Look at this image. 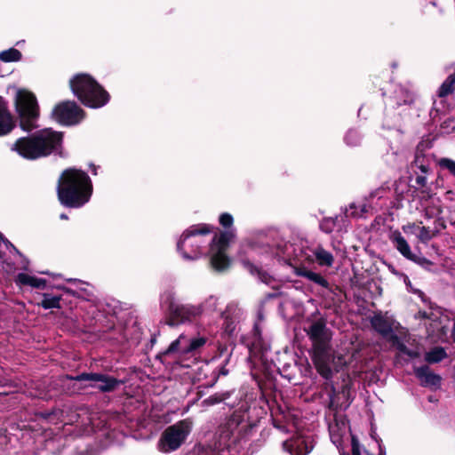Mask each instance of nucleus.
I'll return each mask as SVG.
<instances>
[{
    "label": "nucleus",
    "mask_w": 455,
    "mask_h": 455,
    "mask_svg": "<svg viewBox=\"0 0 455 455\" xmlns=\"http://www.w3.org/2000/svg\"><path fill=\"white\" fill-rule=\"evenodd\" d=\"M177 251L185 260L208 258L212 268L222 272L228 267V231L207 223L192 225L180 235Z\"/></svg>",
    "instance_id": "nucleus-1"
},
{
    "label": "nucleus",
    "mask_w": 455,
    "mask_h": 455,
    "mask_svg": "<svg viewBox=\"0 0 455 455\" xmlns=\"http://www.w3.org/2000/svg\"><path fill=\"white\" fill-rule=\"evenodd\" d=\"M92 183L89 175L81 170H65L59 180L58 196L64 206L80 208L90 201Z\"/></svg>",
    "instance_id": "nucleus-2"
},
{
    "label": "nucleus",
    "mask_w": 455,
    "mask_h": 455,
    "mask_svg": "<svg viewBox=\"0 0 455 455\" xmlns=\"http://www.w3.org/2000/svg\"><path fill=\"white\" fill-rule=\"evenodd\" d=\"M62 134L52 129H44L32 135L20 137L10 145V150L27 160L45 157L58 148Z\"/></svg>",
    "instance_id": "nucleus-3"
},
{
    "label": "nucleus",
    "mask_w": 455,
    "mask_h": 455,
    "mask_svg": "<svg viewBox=\"0 0 455 455\" xmlns=\"http://www.w3.org/2000/svg\"><path fill=\"white\" fill-rule=\"evenodd\" d=\"M68 84L72 93L85 107L100 108L107 105L110 100V95L104 87L87 73L74 75Z\"/></svg>",
    "instance_id": "nucleus-4"
},
{
    "label": "nucleus",
    "mask_w": 455,
    "mask_h": 455,
    "mask_svg": "<svg viewBox=\"0 0 455 455\" xmlns=\"http://www.w3.org/2000/svg\"><path fill=\"white\" fill-rule=\"evenodd\" d=\"M161 306L166 311L165 324L177 327L196 321L204 312V306L178 302L172 291L161 297Z\"/></svg>",
    "instance_id": "nucleus-5"
},
{
    "label": "nucleus",
    "mask_w": 455,
    "mask_h": 455,
    "mask_svg": "<svg viewBox=\"0 0 455 455\" xmlns=\"http://www.w3.org/2000/svg\"><path fill=\"white\" fill-rule=\"evenodd\" d=\"M15 108L20 120V126L25 132H31L37 127L39 108L36 96L27 91L19 90L15 96Z\"/></svg>",
    "instance_id": "nucleus-6"
},
{
    "label": "nucleus",
    "mask_w": 455,
    "mask_h": 455,
    "mask_svg": "<svg viewBox=\"0 0 455 455\" xmlns=\"http://www.w3.org/2000/svg\"><path fill=\"white\" fill-rule=\"evenodd\" d=\"M191 419H185L169 426L159 440V449L163 452H171L179 449L192 431Z\"/></svg>",
    "instance_id": "nucleus-7"
},
{
    "label": "nucleus",
    "mask_w": 455,
    "mask_h": 455,
    "mask_svg": "<svg viewBox=\"0 0 455 455\" xmlns=\"http://www.w3.org/2000/svg\"><path fill=\"white\" fill-rule=\"evenodd\" d=\"M52 116L61 124L75 125L84 119V112L75 101L67 100L56 105Z\"/></svg>",
    "instance_id": "nucleus-8"
},
{
    "label": "nucleus",
    "mask_w": 455,
    "mask_h": 455,
    "mask_svg": "<svg viewBox=\"0 0 455 455\" xmlns=\"http://www.w3.org/2000/svg\"><path fill=\"white\" fill-rule=\"evenodd\" d=\"M69 379L76 381H88L90 382L89 387L97 388L101 392H111L122 383L114 377L94 372H84Z\"/></svg>",
    "instance_id": "nucleus-9"
},
{
    "label": "nucleus",
    "mask_w": 455,
    "mask_h": 455,
    "mask_svg": "<svg viewBox=\"0 0 455 455\" xmlns=\"http://www.w3.org/2000/svg\"><path fill=\"white\" fill-rule=\"evenodd\" d=\"M371 324L378 333L388 341L391 340L392 336H397L394 331L401 328L400 323L388 312L375 314L371 318Z\"/></svg>",
    "instance_id": "nucleus-10"
},
{
    "label": "nucleus",
    "mask_w": 455,
    "mask_h": 455,
    "mask_svg": "<svg viewBox=\"0 0 455 455\" xmlns=\"http://www.w3.org/2000/svg\"><path fill=\"white\" fill-rule=\"evenodd\" d=\"M307 334L312 340L314 352L329 349L330 334L323 320L314 322L310 325Z\"/></svg>",
    "instance_id": "nucleus-11"
},
{
    "label": "nucleus",
    "mask_w": 455,
    "mask_h": 455,
    "mask_svg": "<svg viewBox=\"0 0 455 455\" xmlns=\"http://www.w3.org/2000/svg\"><path fill=\"white\" fill-rule=\"evenodd\" d=\"M283 446L291 455H307L314 447L311 437L302 433H298L296 436L284 441Z\"/></svg>",
    "instance_id": "nucleus-12"
},
{
    "label": "nucleus",
    "mask_w": 455,
    "mask_h": 455,
    "mask_svg": "<svg viewBox=\"0 0 455 455\" xmlns=\"http://www.w3.org/2000/svg\"><path fill=\"white\" fill-rule=\"evenodd\" d=\"M390 241L393 243L396 250L407 259L422 266L431 264V262L426 258L418 257L411 252L409 243L399 231L395 230L391 233Z\"/></svg>",
    "instance_id": "nucleus-13"
},
{
    "label": "nucleus",
    "mask_w": 455,
    "mask_h": 455,
    "mask_svg": "<svg viewBox=\"0 0 455 455\" xmlns=\"http://www.w3.org/2000/svg\"><path fill=\"white\" fill-rule=\"evenodd\" d=\"M414 373L422 387L432 390H437L441 387L442 377L433 372L428 366L415 367Z\"/></svg>",
    "instance_id": "nucleus-14"
},
{
    "label": "nucleus",
    "mask_w": 455,
    "mask_h": 455,
    "mask_svg": "<svg viewBox=\"0 0 455 455\" xmlns=\"http://www.w3.org/2000/svg\"><path fill=\"white\" fill-rule=\"evenodd\" d=\"M348 431L349 427L345 419L335 418L333 422L329 424L331 441L338 449L341 448Z\"/></svg>",
    "instance_id": "nucleus-15"
},
{
    "label": "nucleus",
    "mask_w": 455,
    "mask_h": 455,
    "mask_svg": "<svg viewBox=\"0 0 455 455\" xmlns=\"http://www.w3.org/2000/svg\"><path fill=\"white\" fill-rule=\"evenodd\" d=\"M15 127V121L8 109L7 103L0 97V136L9 134Z\"/></svg>",
    "instance_id": "nucleus-16"
},
{
    "label": "nucleus",
    "mask_w": 455,
    "mask_h": 455,
    "mask_svg": "<svg viewBox=\"0 0 455 455\" xmlns=\"http://www.w3.org/2000/svg\"><path fill=\"white\" fill-rule=\"evenodd\" d=\"M313 360H314V363L315 364V367H316L319 374L326 379H331V375H332V371L329 364V363H330L329 349L323 350L322 352H320V351L314 352Z\"/></svg>",
    "instance_id": "nucleus-17"
},
{
    "label": "nucleus",
    "mask_w": 455,
    "mask_h": 455,
    "mask_svg": "<svg viewBox=\"0 0 455 455\" xmlns=\"http://www.w3.org/2000/svg\"><path fill=\"white\" fill-rule=\"evenodd\" d=\"M294 272L299 276H303L325 289H330V284L323 276L307 269L306 267H297L294 268Z\"/></svg>",
    "instance_id": "nucleus-18"
},
{
    "label": "nucleus",
    "mask_w": 455,
    "mask_h": 455,
    "mask_svg": "<svg viewBox=\"0 0 455 455\" xmlns=\"http://www.w3.org/2000/svg\"><path fill=\"white\" fill-rule=\"evenodd\" d=\"M390 342L398 350L397 358L406 356L407 359H413L419 356V352L417 349L408 348L398 335L392 336Z\"/></svg>",
    "instance_id": "nucleus-19"
},
{
    "label": "nucleus",
    "mask_w": 455,
    "mask_h": 455,
    "mask_svg": "<svg viewBox=\"0 0 455 455\" xmlns=\"http://www.w3.org/2000/svg\"><path fill=\"white\" fill-rule=\"evenodd\" d=\"M15 282L19 286H30L38 289H43L46 285V280L25 273L18 274Z\"/></svg>",
    "instance_id": "nucleus-20"
},
{
    "label": "nucleus",
    "mask_w": 455,
    "mask_h": 455,
    "mask_svg": "<svg viewBox=\"0 0 455 455\" xmlns=\"http://www.w3.org/2000/svg\"><path fill=\"white\" fill-rule=\"evenodd\" d=\"M211 446L212 448V455H222L225 452L226 449H228V434L225 427H222L220 433L215 435Z\"/></svg>",
    "instance_id": "nucleus-21"
},
{
    "label": "nucleus",
    "mask_w": 455,
    "mask_h": 455,
    "mask_svg": "<svg viewBox=\"0 0 455 455\" xmlns=\"http://www.w3.org/2000/svg\"><path fill=\"white\" fill-rule=\"evenodd\" d=\"M312 252L318 263L322 267H331L334 262L332 254L326 251L321 245L316 246L312 250Z\"/></svg>",
    "instance_id": "nucleus-22"
},
{
    "label": "nucleus",
    "mask_w": 455,
    "mask_h": 455,
    "mask_svg": "<svg viewBox=\"0 0 455 455\" xmlns=\"http://www.w3.org/2000/svg\"><path fill=\"white\" fill-rule=\"evenodd\" d=\"M206 342L205 338L204 337H197L192 339H188L187 338V341H185V345L182 346L181 348V355H188L190 353H194L198 348L203 347Z\"/></svg>",
    "instance_id": "nucleus-23"
},
{
    "label": "nucleus",
    "mask_w": 455,
    "mask_h": 455,
    "mask_svg": "<svg viewBox=\"0 0 455 455\" xmlns=\"http://www.w3.org/2000/svg\"><path fill=\"white\" fill-rule=\"evenodd\" d=\"M60 296L44 293L43 299L37 305L44 309L60 308Z\"/></svg>",
    "instance_id": "nucleus-24"
},
{
    "label": "nucleus",
    "mask_w": 455,
    "mask_h": 455,
    "mask_svg": "<svg viewBox=\"0 0 455 455\" xmlns=\"http://www.w3.org/2000/svg\"><path fill=\"white\" fill-rule=\"evenodd\" d=\"M21 59L22 53L15 48H9L0 52V60L3 62H18Z\"/></svg>",
    "instance_id": "nucleus-25"
},
{
    "label": "nucleus",
    "mask_w": 455,
    "mask_h": 455,
    "mask_svg": "<svg viewBox=\"0 0 455 455\" xmlns=\"http://www.w3.org/2000/svg\"><path fill=\"white\" fill-rule=\"evenodd\" d=\"M72 284H74L76 290L79 291L84 297H81L82 299L90 300L93 296L92 287L90 284L77 279H70L68 280Z\"/></svg>",
    "instance_id": "nucleus-26"
},
{
    "label": "nucleus",
    "mask_w": 455,
    "mask_h": 455,
    "mask_svg": "<svg viewBox=\"0 0 455 455\" xmlns=\"http://www.w3.org/2000/svg\"><path fill=\"white\" fill-rule=\"evenodd\" d=\"M447 356L445 350L443 347H434L425 355V360L429 363H435L441 362Z\"/></svg>",
    "instance_id": "nucleus-27"
},
{
    "label": "nucleus",
    "mask_w": 455,
    "mask_h": 455,
    "mask_svg": "<svg viewBox=\"0 0 455 455\" xmlns=\"http://www.w3.org/2000/svg\"><path fill=\"white\" fill-rule=\"evenodd\" d=\"M437 234V231L431 229L428 227L420 226L419 229V233L417 234V238L419 242L423 243H427L431 239H433Z\"/></svg>",
    "instance_id": "nucleus-28"
},
{
    "label": "nucleus",
    "mask_w": 455,
    "mask_h": 455,
    "mask_svg": "<svg viewBox=\"0 0 455 455\" xmlns=\"http://www.w3.org/2000/svg\"><path fill=\"white\" fill-rule=\"evenodd\" d=\"M185 341H187V337L184 334H180L177 339L172 341L169 347L165 350V355H170L172 353H180L182 346L185 345Z\"/></svg>",
    "instance_id": "nucleus-29"
},
{
    "label": "nucleus",
    "mask_w": 455,
    "mask_h": 455,
    "mask_svg": "<svg viewBox=\"0 0 455 455\" xmlns=\"http://www.w3.org/2000/svg\"><path fill=\"white\" fill-rule=\"evenodd\" d=\"M360 207V212H356L353 211L356 208L355 204H350L349 210L347 211V214L353 217H362L364 213L368 212L369 210L371 208V202L366 201V203L359 205Z\"/></svg>",
    "instance_id": "nucleus-30"
},
{
    "label": "nucleus",
    "mask_w": 455,
    "mask_h": 455,
    "mask_svg": "<svg viewBox=\"0 0 455 455\" xmlns=\"http://www.w3.org/2000/svg\"><path fill=\"white\" fill-rule=\"evenodd\" d=\"M345 141L349 146H357L360 144L361 136L356 130H350L345 136Z\"/></svg>",
    "instance_id": "nucleus-31"
},
{
    "label": "nucleus",
    "mask_w": 455,
    "mask_h": 455,
    "mask_svg": "<svg viewBox=\"0 0 455 455\" xmlns=\"http://www.w3.org/2000/svg\"><path fill=\"white\" fill-rule=\"evenodd\" d=\"M442 168L447 169L455 177V161L450 158H442L439 161Z\"/></svg>",
    "instance_id": "nucleus-32"
},
{
    "label": "nucleus",
    "mask_w": 455,
    "mask_h": 455,
    "mask_svg": "<svg viewBox=\"0 0 455 455\" xmlns=\"http://www.w3.org/2000/svg\"><path fill=\"white\" fill-rule=\"evenodd\" d=\"M421 226V223H408L406 225L403 226V230L407 235H414L417 236V234L419 233V229Z\"/></svg>",
    "instance_id": "nucleus-33"
},
{
    "label": "nucleus",
    "mask_w": 455,
    "mask_h": 455,
    "mask_svg": "<svg viewBox=\"0 0 455 455\" xmlns=\"http://www.w3.org/2000/svg\"><path fill=\"white\" fill-rule=\"evenodd\" d=\"M225 400V395L224 394H216L214 395H211L207 399L203 401V403L205 405H213L219 403H221Z\"/></svg>",
    "instance_id": "nucleus-34"
},
{
    "label": "nucleus",
    "mask_w": 455,
    "mask_h": 455,
    "mask_svg": "<svg viewBox=\"0 0 455 455\" xmlns=\"http://www.w3.org/2000/svg\"><path fill=\"white\" fill-rule=\"evenodd\" d=\"M43 415L48 421L57 423V421L60 419V417L62 415V412L60 411H52L44 412Z\"/></svg>",
    "instance_id": "nucleus-35"
},
{
    "label": "nucleus",
    "mask_w": 455,
    "mask_h": 455,
    "mask_svg": "<svg viewBox=\"0 0 455 455\" xmlns=\"http://www.w3.org/2000/svg\"><path fill=\"white\" fill-rule=\"evenodd\" d=\"M385 193H386V189L384 188H382V187L381 188H378L372 190L370 193L369 196L367 198H365V200L371 202L374 198L380 199V198L383 197Z\"/></svg>",
    "instance_id": "nucleus-36"
},
{
    "label": "nucleus",
    "mask_w": 455,
    "mask_h": 455,
    "mask_svg": "<svg viewBox=\"0 0 455 455\" xmlns=\"http://www.w3.org/2000/svg\"><path fill=\"white\" fill-rule=\"evenodd\" d=\"M251 273L254 274V272L259 275V278L261 280V282L265 283H268L270 280V276L261 270L258 269L257 267H251Z\"/></svg>",
    "instance_id": "nucleus-37"
},
{
    "label": "nucleus",
    "mask_w": 455,
    "mask_h": 455,
    "mask_svg": "<svg viewBox=\"0 0 455 455\" xmlns=\"http://www.w3.org/2000/svg\"><path fill=\"white\" fill-rule=\"evenodd\" d=\"M62 290L68 293V294H70L72 296H75V297H84L81 292H79L78 290H76V286L73 284V287H63Z\"/></svg>",
    "instance_id": "nucleus-38"
},
{
    "label": "nucleus",
    "mask_w": 455,
    "mask_h": 455,
    "mask_svg": "<svg viewBox=\"0 0 455 455\" xmlns=\"http://www.w3.org/2000/svg\"><path fill=\"white\" fill-rule=\"evenodd\" d=\"M352 455H361L360 445L355 436H352Z\"/></svg>",
    "instance_id": "nucleus-39"
},
{
    "label": "nucleus",
    "mask_w": 455,
    "mask_h": 455,
    "mask_svg": "<svg viewBox=\"0 0 455 455\" xmlns=\"http://www.w3.org/2000/svg\"><path fill=\"white\" fill-rule=\"evenodd\" d=\"M415 165L420 169L422 173H426L428 170L427 165L424 164L419 156H416Z\"/></svg>",
    "instance_id": "nucleus-40"
},
{
    "label": "nucleus",
    "mask_w": 455,
    "mask_h": 455,
    "mask_svg": "<svg viewBox=\"0 0 455 455\" xmlns=\"http://www.w3.org/2000/svg\"><path fill=\"white\" fill-rule=\"evenodd\" d=\"M404 93H405V98L403 99V104L412 103L414 100V94L412 92H410L407 91Z\"/></svg>",
    "instance_id": "nucleus-41"
},
{
    "label": "nucleus",
    "mask_w": 455,
    "mask_h": 455,
    "mask_svg": "<svg viewBox=\"0 0 455 455\" xmlns=\"http://www.w3.org/2000/svg\"><path fill=\"white\" fill-rule=\"evenodd\" d=\"M220 224L226 228L228 227V212H223L220 216Z\"/></svg>",
    "instance_id": "nucleus-42"
},
{
    "label": "nucleus",
    "mask_w": 455,
    "mask_h": 455,
    "mask_svg": "<svg viewBox=\"0 0 455 455\" xmlns=\"http://www.w3.org/2000/svg\"><path fill=\"white\" fill-rule=\"evenodd\" d=\"M416 183L419 185V186H421V187H424L426 186L427 184V177L424 176V175H418L416 177Z\"/></svg>",
    "instance_id": "nucleus-43"
},
{
    "label": "nucleus",
    "mask_w": 455,
    "mask_h": 455,
    "mask_svg": "<svg viewBox=\"0 0 455 455\" xmlns=\"http://www.w3.org/2000/svg\"><path fill=\"white\" fill-rule=\"evenodd\" d=\"M217 301H218V299L212 296L208 299V300L206 301V304H209L210 307H212L213 309L216 308V305H217Z\"/></svg>",
    "instance_id": "nucleus-44"
},
{
    "label": "nucleus",
    "mask_w": 455,
    "mask_h": 455,
    "mask_svg": "<svg viewBox=\"0 0 455 455\" xmlns=\"http://www.w3.org/2000/svg\"><path fill=\"white\" fill-rule=\"evenodd\" d=\"M321 228H322V229H323L324 232H326V233H329V232H331V228H325V224H322V225H321Z\"/></svg>",
    "instance_id": "nucleus-45"
},
{
    "label": "nucleus",
    "mask_w": 455,
    "mask_h": 455,
    "mask_svg": "<svg viewBox=\"0 0 455 455\" xmlns=\"http://www.w3.org/2000/svg\"><path fill=\"white\" fill-rule=\"evenodd\" d=\"M228 220H229V227H230L233 222V218L229 215ZM230 236H231V231L229 230V237Z\"/></svg>",
    "instance_id": "nucleus-46"
},
{
    "label": "nucleus",
    "mask_w": 455,
    "mask_h": 455,
    "mask_svg": "<svg viewBox=\"0 0 455 455\" xmlns=\"http://www.w3.org/2000/svg\"><path fill=\"white\" fill-rule=\"evenodd\" d=\"M60 218L61 220H68V216H67L65 213H61V214L60 215Z\"/></svg>",
    "instance_id": "nucleus-47"
},
{
    "label": "nucleus",
    "mask_w": 455,
    "mask_h": 455,
    "mask_svg": "<svg viewBox=\"0 0 455 455\" xmlns=\"http://www.w3.org/2000/svg\"><path fill=\"white\" fill-rule=\"evenodd\" d=\"M452 337L455 341V323H454L453 331H452Z\"/></svg>",
    "instance_id": "nucleus-48"
},
{
    "label": "nucleus",
    "mask_w": 455,
    "mask_h": 455,
    "mask_svg": "<svg viewBox=\"0 0 455 455\" xmlns=\"http://www.w3.org/2000/svg\"><path fill=\"white\" fill-rule=\"evenodd\" d=\"M221 373L224 374V375L228 373V371H225L224 367L221 370Z\"/></svg>",
    "instance_id": "nucleus-49"
},
{
    "label": "nucleus",
    "mask_w": 455,
    "mask_h": 455,
    "mask_svg": "<svg viewBox=\"0 0 455 455\" xmlns=\"http://www.w3.org/2000/svg\"><path fill=\"white\" fill-rule=\"evenodd\" d=\"M428 400H429L430 402H433V401H434V398H432V396H430Z\"/></svg>",
    "instance_id": "nucleus-50"
}]
</instances>
